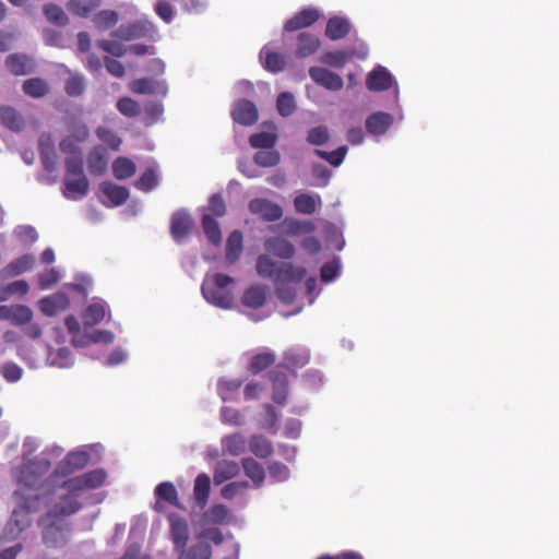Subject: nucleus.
I'll use <instances>...</instances> for the list:
<instances>
[{
    "label": "nucleus",
    "mask_w": 559,
    "mask_h": 559,
    "mask_svg": "<svg viewBox=\"0 0 559 559\" xmlns=\"http://www.w3.org/2000/svg\"><path fill=\"white\" fill-rule=\"evenodd\" d=\"M60 272L56 267H50L45 271H43L38 275V284L41 289H47L59 282L60 280Z\"/></svg>",
    "instance_id": "61"
},
{
    "label": "nucleus",
    "mask_w": 559,
    "mask_h": 559,
    "mask_svg": "<svg viewBox=\"0 0 559 559\" xmlns=\"http://www.w3.org/2000/svg\"><path fill=\"white\" fill-rule=\"evenodd\" d=\"M44 12L47 20L58 26H63L68 23L67 14L61 8H59L55 3L47 4L44 9Z\"/></svg>",
    "instance_id": "56"
},
{
    "label": "nucleus",
    "mask_w": 559,
    "mask_h": 559,
    "mask_svg": "<svg viewBox=\"0 0 559 559\" xmlns=\"http://www.w3.org/2000/svg\"><path fill=\"white\" fill-rule=\"evenodd\" d=\"M108 166V156L106 148L103 146H95L87 156V168L91 175H103Z\"/></svg>",
    "instance_id": "21"
},
{
    "label": "nucleus",
    "mask_w": 559,
    "mask_h": 559,
    "mask_svg": "<svg viewBox=\"0 0 559 559\" xmlns=\"http://www.w3.org/2000/svg\"><path fill=\"white\" fill-rule=\"evenodd\" d=\"M5 318L4 320L10 321L14 325H23L28 323L33 318V311L31 308L24 305H4Z\"/></svg>",
    "instance_id": "28"
},
{
    "label": "nucleus",
    "mask_w": 559,
    "mask_h": 559,
    "mask_svg": "<svg viewBox=\"0 0 559 559\" xmlns=\"http://www.w3.org/2000/svg\"><path fill=\"white\" fill-rule=\"evenodd\" d=\"M69 333L72 335V344L78 347L88 345L87 334L81 333V326L75 317L69 316L64 320Z\"/></svg>",
    "instance_id": "43"
},
{
    "label": "nucleus",
    "mask_w": 559,
    "mask_h": 559,
    "mask_svg": "<svg viewBox=\"0 0 559 559\" xmlns=\"http://www.w3.org/2000/svg\"><path fill=\"white\" fill-rule=\"evenodd\" d=\"M43 526V540L47 546L57 547L62 546L67 542V532L69 524L67 522H59L55 519H47L45 514L38 522Z\"/></svg>",
    "instance_id": "4"
},
{
    "label": "nucleus",
    "mask_w": 559,
    "mask_h": 559,
    "mask_svg": "<svg viewBox=\"0 0 559 559\" xmlns=\"http://www.w3.org/2000/svg\"><path fill=\"white\" fill-rule=\"evenodd\" d=\"M90 190V182L86 176L64 177L62 193L66 199L78 201L83 199Z\"/></svg>",
    "instance_id": "11"
},
{
    "label": "nucleus",
    "mask_w": 559,
    "mask_h": 559,
    "mask_svg": "<svg viewBox=\"0 0 559 559\" xmlns=\"http://www.w3.org/2000/svg\"><path fill=\"white\" fill-rule=\"evenodd\" d=\"M116 107L127 118H134L140 115V104L131 97L124 96L118 99Z\"/></svg>",
    "instance_id": "46"
},
{
    "label": "nucleus",
    "mask_w": 559,
    "mask_h": 559,
    "mask_svg": "<svg viewBox=\"0 0 559 559\" xmlns=\"http://www.w3.org/2000/svg\"><path fill=\"white\" fill-rule=\"evenodd\" d=\"M106 316V304L94 302L88 305L82 313V322L84 326L92 328L100 323Z\"/></svg>",
    "instance_id": "32"
},
{
    "label": "nucleus",
    "mask_w": 559,
    "mask_h": 559,
    "mask_svg": "<svg viewBox=\"0 0 559 559\" xmlns=\"http://www.w3.org/2000/svg\"><path fill=\"white\" fill-rule=\"evenodd\" d=\"M0 123L13 132H20L25 127L23 116L11 106H0Z\"/></svg>",
    "instance_id": "22"
},
{
    "label": "nucleus",
    "mask_w": 559,
    "mask_h": 559,
    "mask_svg": "<svg viewBox=\"0 0 559 559\" xmlns=\"http://www.w3.org/2000/svg\"><path fill=\"white\" fill-rule=\"evenodd\" d=\"M235 122L241 126H252L258 120V109L255 105L247 99L239 100L231 112Z\"/></svg>",
    "instance_id": "12"
},
{
    "label": "nucleus",
    "mask_w": 559,
    "mask_h": 559,
    "mask_svg": "<svg viewBox=\"0 0 559 559\" xmlns=\"http://www.w3.org/2000/svg\"><path fill=\"white\" fill-rule=\"evenodd\" d=\"M275 362V355L272 352H263L254 355L249 364V371L253 374L260 373Z\"/></svg>",
    "instance_id": "42"
},
{
    "label": "nucleus",
    "mask_w": 559,
    "mask_h": 559,
    "mask_svg": "<svg viewBox=\"0 0 559 559\" xmlns=\"http://www.w3.org/2000/svg\"><path fill=\"white\" fill-rule=\"evenodd\" d=\"M0 373L8 382H16L21 379L23 370L15 362L8 361L0 367Z\"/></svg>",
    "instance_id": "62"
},
{
    "label": "nucleus",
    "mask_w": 559,
    "mask_h": 559,
    "mask_svg": "<svg viewBox=\"0 0 559 559\" xmlns=\"http://www.w3.org/2000/svg\"><path fill=\"white\" fill-rule=\"evenodd\" d=\"M228 510L224 504H214L205 513L204 519L212 524H222L226 521Z\"/></svg>",
    "instance_id": "59"
},
{
    "label": "nucleus",
    "mask_w": 559,
    "mask_h": 559,
    "mask_svg": "<svg viewBox=\"0 0 559 559\" xmlns=\"http://www.w3.org/2000/svg\"><path fill=\"white\" fill-rule=\"evenodd\" d=\"M266 299L265 288L260 285H253L247 288L241 297V302L246 307L258 309L262 307Z\"/></svg>",
    "instance_id": "33"
},
{
    "label": "nucleus",
    "mask_w": 559,
    "mask_h": 559,
    "mask_svg": "<svg viewBox=\"0 0 559 559\" xmlns=\"http://www.w3.org/2000/svg\"><path fill=\"white\" fill-rule=\"evenodd\" d=\"M294 206L298 213L311 215L317 210V202L314 197L301 193L295 198Z\"/></svg>",
    "instance_id": "49"
},
{
    "label": "nucleus",
    "mask_w": 559,
    "mask_h": 559,
    "mask_svg": "<svg viewBox=\"0 0 559 559\" xmlns=\"http://www.w3.org/2000/svg\"><path fill=\"white\" fill-rule=\"evenodd\" d=\"M66 176L64 177H81L84 175V162L82 154L69 156L64 160Z\"/></svg>",
    "instance_id": "50"
},
{
    "label": "nucleus",
    "mask_w": 559,
    "mask_h": 559,
    "mask_svg": "<svg viewBox=\"0 0 559 559\" xmlns=\"http://www.w3.org/2000/svg\"><path fill=\"white\" fill-rule=\"evenodd\" d=\"M245 475L252 480L255 487H261L265 479L264 467L252 457L241 460Z\"/></svg>",
    "instance_id": "31"
},
{
    "label": "nucleus",
    "mask_w": 559,
    "mask_h": 559,
    "mask_svg": "<svg viewBox=\"0 0 559 559\" xmlns=\"http://www.w3.org/2000/svg\"><path fill=\"white\" fill-rule=\"evenodd\" d=\"M100 192L107 200L103 201L106 206H119L129 198V191L126 187L117 186L111 182L100 185Z\"/></svg>",
    "instance_id": "16"
},
{
    "label": "nucleus",
    "mask_w": 559,
    "mask_h": 559,
    "mask_svg": "<svg viewBox=\"0 0 559 559\" xmlns=\"http://www.w3.org/2000/svg\"><path fill=\"white\" fill-rule=\"evenodd\" d=\"M276 107L278 114L283 117H288L294 114L296 104L294 96L288 92H283L277 96Z\"/></svg>",
    "instance_id": "52"
},
{
    "label": "nucleus",
    "mask_w": 559,
    "mask_h": 559,
    "mask_svg": "<svg viewBox=\"0 0 559 559\" xmlns=\"http://www.w3.org/2000/svg\"><path fill=\"white\" fill-rule=\"evenodd\" d=\"M330 139L328 128L319 126L310 129L307 134V142L312 145H323Z\"/></svg>",
    "instance_id": "60"
},
{
    "label": "nucleus",
    "mask_w": 559,
    "mask_h": 559,
    "mask_svg": "<svg viewBox=\"0 0 559 559\" xmlns=\"http://www.w3.org/2000/svg\"><path fill=\"white\" fill-rule=\"evenodd\" d=\"M31 267L32 258L28 255H24L11 261L2 270H0V275H4L8 278L15 277L17 275L23 274Z\"/></svg>",
    "instance_id": "37"
},
{
    "label": "nucleus",
    "mask_w": 559,
    "mask_h": 559,
    "mask_svg": "<svg viewBox=\"0 0 559 559\" xmlns=\"http://www.w3.org/2000/svg\"><path fill=\"white\" fill-rule=\"evenodd\" d=\"M90 462V454L85 451H72L59 462L55 469L57 476H68L83 469Z\"/></svg>",
    "instance_id": "6"
},
{
    "label": "nucleus",
    "mask_w": 559,
    "mask_h": 559,
    "mask_svg": "<svg viewBox=\"0 0 559 559\" xmlns=\"http://www.w3.org/2000/svg\"><path fill=\"white\" fill-rule=\"evenodd\" d=\"M393 78L391 73L383 67H378L372 70L366 80V85L369 91H386L392 86Z\"/></svg>",
    "instance_id": "17"
},
{
    "label": "nucleus",
    "mask_w": 559,
    "mask_h": 559,
    "mask_svg": "<svg viewBox=\"0 0 559 559\" xmlns=\"http://www.w3.org/2000/svg\"><path fill=\"white\" fill-rule=\"evenodd\" d=\"M393 118L390 114L378 111L366 119V129L370 134L381 135L392 124Z\"/></svg>",
    "instance_id": "25"
},
{
    "label": "nucleus",
    "mask_w": 559,
    "mask_h": 559,
    "mask_svg": "<svg viewBox=\"0 0 559 559\" xmlns=\"http://www.w3.org/2000/svg\"><path fill=\"white\" fill-rule=\"evenodd\" d=\"M260 59L264 69L272 73H278L286 67L284 55L277 51H272L267 46H264L261 49Z\"/></svg>",
    "instance_id": "23"
},
{
    "label": "nucleus",
    "mask_w": 559,
    "mask_h": 559,
    "mask_svg": "<svg viewBox=\"0 0 559 559\" xmlns=\"http://www.w3.org/2000/svg\"><path fill=\"white\" fill-rule=\"evenodd\" d=\"M168 522L170 527V537L177 551H182L189 540V526L185 518L177 513H170L168 515Z\"/></svg>",
    "instance_id": "7"
},
{
    "label": "nucleus",
    "mask_w": 559,
    "mask_h": 559,
    "mask_svg": "<svg viewBox=\"0 0 559 559\" xmlns=\"http://www.w3.org/2000/svg\"><path fill=\"white\" fill-rule=\"evenodd\" d=\"M155 495L157 498L168 502L169 504L181 508L178 499V491L173 483L164 481L157 485L155 488Z\"/></svg>",
    "instance_id": "41"
},
{
    "label": "nucleus",
    "mask_w": 559,
    "mask_h": 559,
    "mask_svg": "<svg viewBox=\"0 0 559 559\" xmlns=\"http://www.w3.org/2000/svg\"><path fill=\"white\" fill-rule=\"evenodd\" d=\"M211 489L210 476L202 473L199 474L194 479L193 497L200 509H203L209 500Z\"/></svg>",
    "instance_id": "29"
},
{
    "label": "nucleus",
    "mask_w": 559,
    "mask_h": 559,
    "mask_svg": "<svg viewBox=\"0 0 559 559\" xmlns=\"http://www.w3.org/2000/svg\"><path fill=\"white\" fill-rule=\"evenodd\" d=\"M350 31L347 20L342 17H332L328 21L325 35L332 40L344 38Z\"/></svg>",
    "instance_id": "35"
},
{
    "label": "nucleus",
    "mask_w": 559,
    "mask_h": 559,
    "mask_svg": "<svg viewBox=\"0 0 559 559\" xmlns=\"http://www.w3.org/2000/svg\"><path fill=\"white\" fill-rule=\"evenodd\" d=\"M276 135L269 132L254 133L249 138L253 148H272L275 145Z\"/></svg>",
    "instance_id": "53"
},
{
    "label": "nucleus",
    "mask_w": 559,
    "mask_h": 559,
    "mask_svg": "<svg viewBox=\"0 0 559 559\" xmlns=\"http://www.w3.org/2000/svg\"><path fill=\"white\" fill-rule=\"evenodd\" d=\"M85 90V81L82 75H71L64 84V91L70 97H78L83 94Z\"/></svg>",
    "instance_id": "55"
},
{
    "label": "nucleus",
    "mask_w": 559,
    "mask_h": 559,
    "mask_svg": "<svg viewBox=\"0 0 559 559\" xmlns=\"http://www.w3.org/2000/svg\"><path fill=\"white\" fill-rule=\"evenodd\" d=\"M135 164L127 157H118L112 163V174L116 179L124 180L135 174Z\"/></svg>",
    "instance_id": "39"
},
{
    "label": "nucleus",
    "mask_w": 559,
    "mask_h": 559,
    "mask_svg": "<svg viewBox=\"0 0 559 559\" xmlns=\"http://www.w3.org/2000/svg\"><path fill=\"white\" fill-rule=\"evenodd\" d=\"M280 263L273 261L269 255L261 254L257 260V272L262 277H272L276 281Z\"/></svg>",
    "instance_id": "44"
},
{
    "label": "nucleus",
    "mask_w": 559,
    "mask_h": 559,
    "mask_svg": "<svg viewBox=\"0 0 559 559\" xmlns=\"http://www.w3.org/2000/svg\"><path fill=\"white\" fill-rule=\"evenodd\" d=\"M70 305L69 297L62 292L52 294L39 300L40 311L46 316H55L64 311Z\"/></svg>",
    "instance_id": "13"
},
{
    "label": "nucleus",
    "mask_w": 559,
    "mask_h": 559,
    "mask_svg": "<svg viewBox=\"0 0 559 559\" xmlns=\"http://www.w3.org/2000/svg\"><path fill=\"white\" fill-rule=\"evenodd\" d=\"M81 507L82 504L75 498L64 496L50 508L46 515L48 520L55 519L59 522H64L67 516L76 513Z\"/></svg>",
    "instance_id": "10"
},
{
    "label": "nucleus",
    "mask_w": 559,
    "mask_h": 559,
    "mask_svg": "<svg viewBox=\"0 0 559 559\" xmlns=\"http://www.w3.org/2000/svg\"><path fill=\"white\" fill-rule=\"evenodd\" d=\"M154 34V25L144 20L122 24L112 33L114 36L126 41L139 38H152Z\"/></svg>",
    "instance_id": "5"
},
{
    "label": "nucleus",
    "mask_w": 559,
    "mask_h": 559,
    "mask_svg": "<svg viewBox=\"0 0 559 559\" xmlns=\"http://www.w3.org/2000/svg\"><path fill=\"white\" fill-rule=\"evenodd\" d=\"M4 64L11 74L21 76L31 72L33 60L29 56L24 53H11L7 56Z\"/></svg>",
    "instance_id": "18"
},
{
    "label": "nucleus",
    "mask_w": 559,
    "mask_h": 559,
    "mask_svg": "<svg viewBox=\"0 0 559 559\" xmlns=\"http://www.w3.org/2000/svg\"><path fill=\"white\" fill-rule=\"evenodd\" d=\"M82 478L87 489H95L105 483L106 473L104 469L97 468L82 474Z\"/></svg>",
    "instance_id": "57"
},
{
    "label": "nucleus",
    "mask_w": 559,
    "mask_h": 559,
    "mask_svg": "<svg viewBox=\"0 0 559 559\" xmlns=\"http://www.w3.org/2000/svg\"><path fill=\"white\" fill-rule=\"evenodd\" d=\"M346 153H347L346 146H340L338 148H336L335 151H332V152L314 150V154L318 157L326 160L329 164H331L334 167H338L343 163V160L346 156Z\"/></svg>",
    "instance_id": "51"
},
{
    "label": "nucleus",
    "mask_w": 559,
    "mask_h": 559,
    "mask_svg": "<svg viewBox=\"0 0 559 559\" xmlns=\"http://www.w3.org/2000/svg\"><path fill=\"white\" fill-rule=\"evenodd\" d=\"M67 131L69 132L68 135L74 138L76 142H85L90 136L87 126L75 118L67 122Z\"/></svg>",
    "instance_id": "45"
},
{
    "label": "nucleus",
    "mask_w": 559,
    "mask_h": 559,
    "mask_svg": "<svg viewBox=\"0 0 559 559\" xmlns=\"http://www.w3.org/2000/svg\"><path fill=\"white\" fill-rule=\"evenodd\" d=\"M24 463L16 472L17 489L13 496L16 507L3 530L4 539H15L32 523V508L35 502V464L25 455Z\"/></svg>",
    "instance_id": "1"
},
{
    "label": "nucleus",
    "mask_w": 559,
    "mask_h": 559,
    "mask_svg": "<svg viewBox=\"0 0 559 559\" xmlns=\"http://www.w3.org/2000/svg\"><path fill=\"white\" fill-rule=\"evenodd\" d=\"M158 83L150 78L136 79L129 84V88L134 94H153L157 91Z\"/></svg>",
    "instance_id": "48"
},
{
    "label": "nucleus",
    "mask_w": 559,
    "mask_h": 559,
    "mask_svg": "<svg viewBox=\"0 0 559 559\" xmlns=\"http://www.w3.org/2000/svg\"><path fill=\"white\" fill-rule=\"evenodd\" d=\"M319 17L317 10L307 8L296 13L293 17L286 21L284 29L286 32H295L304 27L312 25Z\"/></svg>",
    "instance_id": "19"
},
{
    "label": "nucleus",
    "mask_w": 559,
    "mask_h": 559,
    "mask_svg": "<svg viewBox=\"0 0 559 559\" xmlns=\"http://www.w3.org/2000/svg\"><path fill=\"white\" fill-rule=\"evenodd\" d=\"M186 552L191 559H210L212 556V547L206 542H199Z\"/></svg>",
    "instance_id": "63"
},
{
    "label": "nucleus",
    "mask_w": 559,
    "mask_h": 559,
    "mask_svg": "<svg viewBox=\"0 0 559 559\" xmlns=\"http://www.w3.org/2000/svg\"><path fill=\"white\" fill-rule=\"evenodd\" d=\"M202 227L207 239L215 246L222 242V231L217 221L209 214L202 217Z\"/></svg>",
    "instance_id": "40"
},
{
    "label": "nucleus",
    "mask_w": 559,
    "mask_h": 559,
    "mask_svg": "<svg viewBox=\"0 0 559 559\" xmlns=\"http://www.w3.org/2000/svg\"><path fill=\"white\" fill-rule=\"evenodd\" d=\"M235 280L223 273L206 274L201 286L203 297L210 304L229 309L234 304V294L229 288Z\"/></svg>",
    "instance_id": "2"
},
{
    "label": "nucleus",
    "mask_w": 559,
    "mask_h": 559,
    "mask_svg": "<svg viewBox=\"0 0 559 559\" xmlns=\"http://www.w3.org/2000/svg\"><path fill=\"white\" fill-rule=\"evenodd\" d=\"M95 133L97 138L110 150L118 151L120 148L122 140L114 130L105 127H98Z\"/></svg>",
    "instance_id": "47"
},
{
    "label": "nucleus",
    "mask_w": 559,
    "mask_h": 559,
    "mask_svg": "<svg viewBox=\"0 0 559 559\" xmlns=\"http://www.w3.org/2000/svg\"><path fill=\"white\" fill-rule=\"evenodd\" d=\"M272 382V400L278 405H285L288 396V379L285 372L275 369L270 372Z\"/></svg>",
    "instance_id": "14"
},
{
    "label": "nucleus",
    "mask_w": 559,
    "mask_h": 559,
    "mask_svg": "<svg viewBox=\"0 0 559 559\" xmlns=\"http://www.w3.org/2000/svg\"><path fill=\"white\" fill-rule=\"evenodd\" d=\"M249 211L260 215L266 222H274L283 216L282 207L266 199L257 198L249 202Z\"/></svg>",
    "instance_id": "8"
},
{
    "label": "nucleus",
    "mask_w": 559,
    "mask_h": 559,
    "mask_svg": "<svg viewBox=\"0 0 559 559\" xmlns=\"http://www.w3.org/2000/svg\"><path fill=\"white\" fill-rule=\"evenodd\" d=\"M309 362V354L302 349H288L285 352L283 362L276 369L285 368L295 371L305 367Z\"/></svg>",
    "instance_id": "27"
},
{
    "label": "nucleus",
    "mask_w": 559,
    "mask_h": 559,
    "mask_svg": "<svg viewBox=\"0 0 559 559\" xmlns=\"http://www.w3.org/2000/svg\"><path fill=\"white\" fill-rule=\"evenodd\" d=\"M309 76L320 86L330 91H340L343 88V79L322 67H311L309 69Z\"/></svg>",
    "instance_id": "9"
},
{
    "label": "nucleus",
    "mask_w": 559,
    "mask_h": 559,
    "mask_svg": "<svg viewBox=\"0 0 559 559\" xmlns=\"http://www.w3.org/2000/svg\"><path fill=\"white\" fill-rule=\"evenodd\" d=\"M297 39L298 45L295 55L298 58H306L313 55L320 46L319 38L307 32L300 33Z\"/></svg>",
    "instance_id": "30"
},
{
    "label": "nucleus",
    "mask_w": 559,
    "mask_h": 559,
    "mask_svg": "<svg viewBox=\"0 0 559 559\" xmlns=\"http://www.w3.org/2000/svg\"><path fill=\"white\" fill-rule=\"evenodd\" d=\"M265 250L281 259H292L295 255V246L283 237H270L264 241Z\"/></svg>",
    "instance_id": "15"
},
{
    "label": "nucleus",
    "mask_w": 559,
    "mask_h": 559,
    "mask_svg": "<svg viewBox=\"0 0 559 559\" xmlns=\"http://www.w3.org/2000/svg\"><path fill=\"white\" fill-rule=\"evenodd\" d=\"M307 271L304 266H296L290 262L280 263L276 282L299 283L306 276Z\"/></svg>",
    "instance_id": "26"
},
{
    "label": "nucleus",
    "mask_w": 559,
    "mask_h": 559,
    "mask_svg": "<svg viewBox=\"0 0 559 559\" xmlns=\"http://www.w3.org/2000/svg\"><path fill=\"white\" fill-rule=\"evenodd\" d=\"M142 191H151L157 186V176L153 169L145 170L135 183Z\"/></svg>",
    "instance_id": "64"
},
{
    "label": "nucleus",
    "mask_w": 559,
    "mask_h": 559,
    "mask_svg": "<svg viewBox=\"0 0 559 559\" xmlns=\"http://www.w3.org/2000/svg\"><path fill=\"white\" fill-rule=\"evenodd\" d=\"M253 159L254 163L261 167H273L280 163L281 156L275 150L260 151L254 154Z\"/></svg>",
    "instance_id": "54"
},
{
    "label": "nucleus",
    "mask_w": 559,
    "mask_h": 559,
    "mask_svg": "<svg viewBox=\"0 0 559 559\" xmlns=\"http://www.w3.org/2000/svg\"><path fill=\"white\" fill-rule=\"evenodd\" d=\"M193 226V221L189 214L183 211H177L171 215L170 233L176 241H179L189 234Z\"/></svg>",
    "instance_id": "20"
},
{
    "label": "nucleus",
    "mask_w": 559,
    "mask_h": 559,
    "mask_svg": "<svg viewBox=\"0 0 559 559\" xmlns=\"http://www.w3.org/2000/svg\"><path fill=\"white\" fill-rule=\"evenodd\" d=\"M247 441L241 433H233L222 439V445L229 455L238 456L246 450Z\"/></svg>",
    "instance_id": "38"
},
{
    "label": "nucleus",
    "mask_w": 559,
    "mask_h": 559,
    "mask_svg": "<svg viewBox=\"0 0 559 559\" xmlns=\"http://www.w3.org/2000/svg\"><path fill=\"white\" fill-rule=\"evenodd\" d=\"M242 252V234L234 230L226 241L225 258L229 263H235Z\"/></svg>",
    "instance_id": "34"
},
{
    "label": "nucleus",
    "mask_w": 559,
    "mask_h": 559,
    "mask_svg": "<svg viewBox=\"0 0 559 559\" xmlns=\"http://www.w3.org/2000/svg\"><path fill=\"white\" fill-rule=\"evenodd\" d=\"M97 4L98 2H68V10L80 17H91L99 31L114 27L118 22V13L114 10L95 12Z\"/></svg>",
    "instance_id": "3"
},
{
    "label": "nucleus",
    "mask_w": 559,
    "mask_h": 559,
    "mask_svg": "<svg viewBox=\"0 0 559 559\" xmlns=\"http://www.w3.org/2000/svg\"><path fill=\"white\" fill-rule=\"evenodd\" d=\"M240 472L237 462L222 460L215 464L213 472V480L215 485H222L223 483L236 477Z\"/></svg>",
    "instance_id": "24"
},
{
    "label": "nucleus",
    "mask_w": 559,
    "mask_h": 559,
    "mask_svg": "<svg viewBox=\"0 0 559 559\" xmlns=\"http://www.w3.org/2000/svg\"><path fill=\"white\" fill-rule=\"evenodd\" d=\"M275 294L277 298L285 305H290L296 299V288L289 283L276 282Z\"/></svg>",
    "instance_id": "58"
},
{
    "label": "nucleus",
    "mask_w": 559,
    "mask_h": 559,
    "mask_svg": "<svg viewBox=\"0 0 559 559\" xmlns=\"http://www.w3.org/2000/svg\"><path fill=\"white\" fill-rule=\"evenodd\" d=\"M249 450L260 459H266L273 453V444L265 437L254 435L249 440Z\"/></svg>",
    "instance_id": "36"
}]
</instances>
